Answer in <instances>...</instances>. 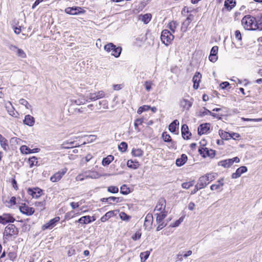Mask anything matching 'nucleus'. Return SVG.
<instances>
[{
  "instance_id": "33",
  "label": "nucleus",
  "mask_w": 262,
  "mask_h": 262,
  "mask_svg": "<svg viewBox=\"0 0 262 262\" xmlns=\"http://www.w3.org/2000/svg\"><path fill=\"white\" fill-rule=\"evenodd\" d=\"M215 150H213V149H209L207 148H206V150H205V155L204 154L203 155L204 157H211V158H213L215 156Z\"/></svg>"
},
{
  "instance_id": "17",
  "label": "nucleus",
  "mask_w": 262,
  "mask_h": 262,
  "mask_svg": "<svg viewBox=\"0 0 262 262\" xmlns=\"http://www.w3.org/2000/svg\"><path fill=\"white\" fill-rule=\"evenodd\" d=\"M23 123L29 126H32L35 123V119L30 115H27L25 117Z\"/></svg>"
},
{
  "instance_id": "43",
  "label": "nucleus",
  "mask_w": 262,
  "mask_h": 262,
  "mask_svg": "<svg viewBox=\"0 0 262 262\" xmlns=\"http://www.w3.org/2000/svg\"><path fill=\"white\" fill-rule=\"evenodd\" d=\"M120 192L124 195L128 194L130 192V190L127 185H123L120 188Z\"/></svg>"
},
{
  "instance_id": "41",
  "label": "nucleus",
  "mask_w": 262,
  "mask_h": 262,
  "mask_svg": "<svg viewBox=\"0 0 262 262\" xmlns=\"http://www.w3.org/2000/svg\"><path fill=\"white\" fill-rule=\"evenodd\" d=\"M143 153V151L140 148L133 149L132 150V154L135 157H141Z\"/></svg>"
},
{
  "instance_id": "19",
  "label": "nucleus",
  "mask_w": 262,
  "mask_h": 262,
  "mask_svg": "<svg viewBox=\"0 0 262 262\" xmlns=\"http://www.w3.org/2000/svg\"><path fill=\"white\" fill-rule=\"evenodd\" d=\"M182 135L184 139H189V136L191 135V133L189 132L188 127L186 124H183L182 126Z\"/></svg>"
},
{
  "instance_id": "34",
  "label": "nucleus",
  "mask_w": 262,
  "mask_h": 262,
  "mask_svg": "<svg viewBox=\"0 0 262 262\" xmlns=\"http://www.w3.org/2000/svg\"><path fill=\"white\" fill-rule=\"evenodd\" d=\"M30 167H33L34 165H36L38 161L36 157L33 156L28 160Z\"/></svg>"
},
{
  "instance_id": "8",
  "label": "nucleus",
  "mask_w": 262,
  "mask_h": 262,
  "mask_svg": "<svg viewBox=\"0 0 262 262\" xmlns=\"http://www.w3.org/2000/svg\"><path fill=\"white\" fill-rule=\"evenodd\" d=\"M60 220L59 216H56L50 220L48 223L43 225L41 227L42 230L44 231L47 229H51L56 225V223Z\"/></svg>"
},
{
  "instance_id": "29",
  "label": "nucleus",
  "mask_w": 262,
  "mask_h": 262,
  "mask_svg": "<svg viewBox=\"0 0 262 262\" xmlns=\"http://www.w3.org/2000/svg\"><path fill=\"white\" fill-rule=\"evenodd\" d=\"M114 157L112 155H108L106 157L103 159L102 164L103 166H107L109 165L112 161H113Z\"/></svg>"
},
{
  "instance_id": "23",
  "label": "nucleus",
  "mask_w": 262,
  "mask_h": 262,
  "mask_svg": "<svg viewBox=\"0 0 262 262\" xmlns=\"http://www.w3.org/2000/svg\"><path fill=\"white\" fill-rule=\"evenodd\" d=\"M96 136L95 135H83V145L91 143L95 140Z\"/></svg>"
},
{
  "instance_id": "60",
  "label": "nucleus",
  "mask_w": 262,
  "mask_h": 262,
  "mask_svg": "<svg viewBox=\"0 0 262 262\" xmlns=\"http://www.w3.org/2000/svg\"><path fill=\"white\" fill-rule=\"evenodd\" d=\"M183 221V219L182 217H180L178 220H177L171 226L173 227H176L180 225L181 222Z\"/></svg>"
},
{
  "instance_id": "28",
  "label": "nucleus",
  "mask_w": 262,
  "mask_h": 262,
  "mask_svg": "<svg viewBox=\"0 0 262 262\" xmlns=\"http://www.w3.org/2000/svg\"><path fill=\"white\" fill-rule=\"evenodd\" d=\"M179 124V122L177 120L173 121L169 125V130L171 133L175 132Z\"/></svg>"
},
{
  "instance_id": "36",
  "label": "nucleus",
  "mask_w": 262,
  "mask_h": 262,
  "mask_svg": "<svg viewBox=\"0 0 262 262\" xmlns=\"http://www.w3.org/2000/svg\"><path fill=\"white\" fill-rule=\"evenodd\" d=\"M114 214L113 211H108L105 213L104 215L101 217L100 220L102 222H104L110 218Z\"/></svg>"
},
{
  "instance_id": "11",
  "label": "nucleus",
  "mask_w": 262,
  "mask_h": 262,
  "mask_svg": "<svg viewBox=\"0 0 262 262\" xmlns=\"http://www.w3.org/2000/svg\"><path fill=\"white\" fill-rule=\"evenodd\" d=\"M67 170V168H64L62 169L61 171H59L55 173L50 178V180L53 182H56L59 181L62 178L63 176L66 173Z\"/></svg>"
},
{
  "instance_id": "12",
  "label": "nucleus",
  "mask_w": 262,
  "mask_h": 262,
  "mask_svg": "<svg viewBox=\"0 0 262 262\" xmlns=\"http://www.w3.org/2000/svg\"><path fill=\"white\" fill-rule=\"evenodd\" d=\"M194 19V16L192 14H189L186 19L183 21L181 27V30L183 32L186 31L188 26Z\"/></svg>"
},
{
  "instance_id": "62",
  "label": "nucleus",
  "mask_w": 262,
  "mask_h": 262,
  "mask_svg": "<svg viewBox=\"0 0 262 262\" xmlns=\"http://www.w3.org/2000/svg\"><path fill=\"white\" fill-rule=\"evenodd\" d=\"M209 59L211 62H215L217 59V56L216 55H213V54H210L209 56Z\"/></svg>"
},
{
  "instance_id": "4",
  "label": "nucleus",
  "mask_w": 262,
  "mask_h": 262,
  "mask_svg": "<svg viewBox=\"0 0 262 262\" xmlns=\"http://www.w3.org/2000/svg\"><path fill=\"white\" fill-rule=\"evenodd\" d=\"M174 38L172 33L168 30H164L162 31L161 35V39L162 42L166 46H168L171 43Z\"/></svg>"
},
{
  "instance_id": "15",
  "label": "nucleus",
  "mask_w": 262,
  "mask_h": 262,
  "mask_svg": "<svg viewBox=\"0 0 262 262\" xmlns=\"http://www.w3.org/2000/svg\"><path fill=\"white\" fill-rule=\"evenodd\" d=\"M192 104V102L190 101L185 98H182L180 101V105L183 110H189V108L191 107Z\"/></svg>"
},
{
  "instance_id": "35",
  "label": "nucleus",
  "mask_w": 262,
  "mask_h": 262,
  "mask_svg": "<svg viewBox=\"0 0 262 262\" xmlns=\"http://www.w3.org/2000/svg\"><path fill=\"white\" fill-rule=\"evenodd\" d=\"M95 220V218H94L93 216H91L89 215L83 216V224H89L92 221H94Z\"/></svg>"
},
{
  "instance_id": "31",
  "label": "nucleus",
  "mask_w": 262,
  "mask_h": 262,
  "mask_svg": "<svg viewBox=\"0 0 262 262\" xmlns=\"http://www.w3.org/2000/svg\"><path fill=\"white\" fill-rule=\"evenodd\" d=\"M84 159L86 163L90 162L89 167L93 166L95 163V159L93 158V156L90 154H89L87 156H86Z\"/></svg>"
},
{
  "instance_id": "38",
  "label": "nucleus",
  "mask_w": 262,
  "mask_h": 262,
  "mask_svg": "<svg viewBox=\"0 0 262 262\" xmlns=\"http://www.w3.org/2000/svg\"><path fill=\"white\" fill-rule=\"evenodd\" d=\"M219 133L220 136L222 139H225V140H228L229 139V133L224 131L223 130L220 129L219 131Z\"/></svg>"
},
{
  "instance_id": "55",
  "label": "nucleus",
  "mask_w": 262,
  "mask_h": 262,
  "mask_svg": "<svg viewBox=\"0 0 262 262\" xmlns=\"http://www.w3.org/2000/svg\"><path fill=\"white\" fill-rule=\"evenodd\" d=\"M109 202L113 201L116 202V203H119L122 201V199L119 197H115V196H110L108 197Z\"/></svg>"
},
{
  "instance_id": "61",
  "label": "nucleus",
  "mask_w": 262,
  "mask_h": 262,
  "mask_svg": "<svg viewBox=\"0 0 262 262\" xmlns=\"http://www.w3.org/2000/svg\"><path fill=\"white\" fill-rule=\"evenodd\" d=\"M74 143L70 142V143H64L62 144L63 148H70L74 147V145H73Z\"/></svg>"
},
{
  "instance_id": "53",
  "label": "nucleus",
  "mask_w": 262,
  "mask_h": 262,
  "mask_svg": "<svg viewBox=\"0 0 262 262\" xmlns=\"http://www.w3.org/2000/svg\"><path fill=\"white\" fill-rule=\"evenodd\" d=\"M152 83L150 81H146L144 83V86L147 91L149 92L151 89Z\"/></svg>"
},
{
  "instance_id": "42",
  "label": "nucleus",
  "mask_w": 262,
  "mask_h": 262,
  "mask_svg": "<svg viewBox=\"0 0 262 262\" xmlns=\"http://www.w3.org/2000/svg\"><path fill=\"white\" fill-rule=\"evenodd\" d=\"M150 108V106L147 105H144L142 106L139 107L137 110V113L138 114H141L144 111H147Z\"/></svg>"
},
{
  "instance_id": "22",
  "label": "nucleus",
  "mask_w": 262,
  "mask_h": 262,
  "mask_svg": "<svg viewBox=\"0 0 262 262\" xmlns=\"http://www.w3.org/2000/svg\"><path fill=\"white\" fill-rule=\"evenodd\" d=\"M235 5L236 2L234 0H225L224 3V7L228 11H230Z\"/></svg>"
},
{
  "instance_id": "1",
  "label": "nucleus",
  "mask_w": 262,
  "mask_h": 262,
  "mask_svg": "<svg viewBox=\"0 0 262 262\" xmlns=\"http://www.w3.org/2000/svg\"><path fill=\"white\" fill-rule=\"evenodd\" d=\"M18 233V228L14 224H9L5 228L3 233V239L4 241L8 240L11 236L15 238Z\"/></svg>"
},
{
  "instance_id": "58",
  "label": "nucleus",
  "mask_w": 262,
  "mask_h": 262,
  "mask_svg": "<svg viewBox=\"0 0 262 262\" xmlns=\"http://www.w3.org/2000/svg\"><path fill=\"white\" fill-rule=\"evenodd\" d=\"M235 38L236 39L238 40V41H242V35H241V32L239 31V30H236L235 31Z\"/></svg>"
},
{
  "instance_id": "13",
  "label": "nucleus",
  "mask_w": 262,
  "mask_h": 262,
  "mask_svg": "<svg viewBox=\"0 0 262 262\" xmlns=\"http://www.w3.org/2000/svg\"><path fill=\"white\" fill-rule=\"evenodd\" d=\"M166 207V201L163 198H161L158 202V203L155 207V211H158L162 212H165V209Z\"/></svg>"
},
{
  "instance_id": "37",
  "label": "nucleus",
  "mask_w": 262,
  "mask_h": 262,
  "mask_svg": "<svg viewBox=\"0 0 262 262\" xmlns=\"http://www.w3.org/2000/svg\"><path fill=\"white\" fill-rule=\"evenodd\" d=\"M150 254V251H146L140 253V256L142 262H144L149 257Z\"/></svg>"
},
{
  "instance_id": "32",
  "label": "nucleus",
  "mask_w": 262,
  "mask_h": 262,
  "mask_svg": "<svg viewBox=\"0 0 262 262\" xmlns=\"http://www.w3.org/2000/svg\"><path fill=\"white\" fill-rule=\"evenodd\" d=\"M255 26V29L262 30V14L258 19H256Z\"/></svg>"
},
{
  "instance_id": "52",
  "label": "nucleus",
  "mask_w": 262,
  "mask_h": 262,
  "mask_svg": "<svg viewBox=\"0 0 262 262\" xmlns=\"http://www.w3.org/2000/svg\"><path fill=\"white\" fill-rule=\"evenodd\" d=\"M17 257V254L15 252H9L8 254V258L12 261H14Z\"/></svg>"
},
{
  "instance_id": "57",
  "label": "nucleus",
  "mask_w": 262,
  "mask_h": 262,
  "mask_svg": "<svg viewBox=\"0 0 262 262\" xmlns=\"http://www.w3.org/2000/svg\"><path fill=\"white\" fill-rule=\"evenodd\" d=\"M35 205L37 207H40L41 208V210H42L45 208L44 206L45 205V201L36 202L35 203Z\"/></svg>"
},
{
  "instance_id": "44",
  "label": "nucleus",
  "mask_w": 262,
  "mask_h": 262,
  "mask_svg": "<svg viewBox=\"0 0 262 262\" xmlns=\"http://www.w3.org/2000/svg\"><path fill=\"white\" fill-rule=\"evenodd\" d=\"M20 152L24 154H31V149L26 145H22L20 147Z\"/></svg>"
},
{
  "instance_id": "47",
  "label": "nucleus",
  "mask_w": 262,
  "mask_h": 262,
  "mask_svg": "<svg viewBox=\"0 0 262 262\" xmlns=\"http://www.w3.org/2000/svg\"><path fill=\"white\" fill-rule=\"evenodd\" d=\"M118 148L121 151H125L127 148V144L125 142H122L118 146Z\"/></svg>"
},
{
  "instance_id": "50",
  "label": "nucleus",
  "mask_w": 262,
  "mask_h": 262,
  "mask_svg": "<svg viewBox=\"0 0 262 262\" xmlns=\"http://www.w3.org/2000/svg\"><path fill=\"white\" fill-rule=\"evenodd\" d=\"M107 191L112 193H116L119 191V189L116 186H111L107 188Z\"/></svg>"
},
{
  "instance_id": "46",
  "label": "nucleus",
  "mask_w": 262,
  "mask_h": 262,
  "mask_svg": "<svg viewBox=\"0 0 262 262\" xmlns=\"http://www.w3.org/2000/svg\"><path fill=\"white\" fill-rule=\"evenodd\" d=\"M201 77L202 75L200 73H195L192 79L193 83H200Z\"/></svg>"
},
{
  "instance_id": "49",
  "label": "nucleus",
  "mask_w": 262,
  "mask_h": 262,
  "mask_svg": "<svg viewBox=\"0 0 262 262\" xmlns=\"http://www.w3.org/2000/svg\"><path fill=\"white\" fill-rule=\"evenodd\" d=\"M16 54L18 57L24 58L26 57L25 52L21 49H18L16 51Z\"/></svg>"
},
{
  "instance_id": "56",
  "label": "nucleus",
  "mask_w": 262,
  "mask_h": 262,
  "mask_svg": "<svg viewBox=\"0 0 262 262\" xmlns=\"http://www.w3.org/2000/svg\"><path fill=\"white\" fill-rule=\"evenodd\" d=\"M208 112H210V111L209 110H207V108H206L205 107H204L203 110H201L200 112V116L201 117H203V116H205V115H209V113Z\"/></svg>"
},
{
  "instance_id": "59",
  "label": "nucleus",
  "mask_w": 262,
  "mask_h": 262,
  "mask_svg": "<svg viewBox=\"0 0 262 262\" xmlns=\"http://www.w3.org/2000/svg\"><path fill=\"white\" fill-rule=\"evenodd\" d=\"M219 48L217 46H213L210 51V54L217 55Z\"/></svg>"
},
{
  "instance_id": "48",
  "label": "nucleus",
  "mask_w": 262,
  "mask_h": 262,
  "mask_svg": "<svg viewBox=\"0 0 262 262\" xmlns=\"http://www.w3.org/2000/svg\"><path fill=\"white\" fill-rule=\"evenodd\" d=\"M194 184V181H190L188 182H184L182 183V187L184 189H189Z\"/></svg>"
},
{
  "instance_id": "39",
  "label": "nucleus",
  "mask_w": 262,
  "mask_h": 262,
  "mask_svg": "<svg viewBox=\"0 0 262 262\" xmlns=\"http://www.w3.org/2000/svg\"><path fill=\"white\" fill-rule=\"evenodd\" d=\"M143 122V118H140V119H137L135 120L134 122V126L137 132H139L140 129L138 127L139 125H141L142 123Z\"/></svg>"
},
{
  "instance_id": "64",
  "label": "nucleus",
  "mask_w": 262,
  "mask_h": 262,
  "mask_svg": "<svg viewBox=\"0 0 262 262\" xmlns=\"http://www.w3.org/2000/svg\"><path fill=\"white\" fill-rule=\"evenodd\" d=\"M96 94L98 99L103 97L105 95L104 92L102 91H100L96 93Z\"/></svg>"
},
{
  "instance_id": "45",
  "label": "nucleus",
  "mask_w": 262,
  "mask_h": 262,
  "mask_svg": "<svg viewBox=\"0 0 262 262\" xmlns=\"http://www.w3.org/2000/svg\"><path fill=\"white\" fill-rule=\"evenodd\" d=\"M162 138L164 142H170L172 141L171 137L166 132H163L162 135Z\"/></svg>"
},
{
  "instance_id": "18",
  "label": "nucleus",
  "mask_w": 262,
  "mask_h": 262,
  "mask_svg": "<svg viewBox=\"0 0 262 262\" xmlns=\"http://www.w3.org/2000/svg\"><path fill=\"white\" fill-rule=\"evenodd\" d=\"M153 222V216L151 213H148L145 219L144 227L145 228H150Z\"/></svg>"
},
{
  "instance_id": "63",
  "label": "nucleus",
  "mask_w": 262,
  "mask_h": 262,
  "mask_svg": "<svg viewBox=\"0 0 262 262\" xmlns=\"http://www.w3.org/2000/svg\"><path fill=\"white\" fill-rule=\"evenodd\" d=\"M229 135H230V136L229 137V139L232 138L234 140L240 137L238 133H232L229 134Z\"/></svg>"
},
{
  "instance_id": "25",
  "label": "nucleus",
  "mask_w": 262,
  "mask_h": 262,
  "mask_svg": "<svg viewBox=\"0 0 262 262\" xmlns=\"http://www.w3.org/2000/svg\"><path fill=\"white\" fill-rule=\"evenodd\" d=\"M151 15L149 13H147L144 15L139 16V20H141L145 24H148L151 20Z\"/></svg>"
},
{
  "instance_id": "10",
  "label": "nucleus",
  "mask_w": 262,
  "mask_h": 262,
  "mask_svg": "<svg viewBox=\"0 0 262 262\" xmlns=\"http://www.w3.org/2000/svg\"><path fill=\"white\" fill-rule=\"evenodd\" d=\"M19 209L21 213L27 215H31L35 211L33 207H29L26 204H23L21 206H20Z\"/></svg>"
},
{
  "instance_id": "30",
  "label": "nucleus",
  "mask_w": 262,
  "mask_h": 262,
  "mask_svg": "<svg viewBox=\"0 0 262 262\" xmlns=\"http://www.w3.org/2000/svg\"><path fill=\"white\" fill-rule=\"evenodd\" d=\"M179 24L176 21H170L168 25V27L170 30V32L171 33H174L175 32L176 29L178 26Z\"/></svg>"
},
{
  "instance_id": "26",
  "label": "nucleus",
  "mask_w": 262,
  "mask_h": 262,
  "mask_svg": "<svg viewBox=\"0 0 262 262\" xmlns=\"http://www.w3.org/2000/svg\"><path fill=\"white\" fill-rule=\"evenodd\" d=\"M0 144L1 147L4 150H7L8 147V141L7 139L4 137L1 134H0Z\"/></svg>"
},
{
  "instance_id": "7",
  "label": "nucleus",
  "mask_w": 262,
  "mask_h": 262,
  "mask_svg": "<svg viewBox=\"0 0 262 262\" xmlns=\"http://www.w3.org/2000/svg\"><path fill=\"white\" fill-rule=\"evenodd\" d=\"M42 190L38 187L29 188L27 190L28 193L32 198L38 199L42 194Z\"/></svg>"
},
{
  "instance_id": "2",
  "label": "nucleus",
  "mask_w": 262,
  "mask_h": 262,
  "mask_svg": "<svg viewBox=\"0 0 262 262\" xmlns=\"http://www.w3.org/2000/svg\"><path fill=\"white\" fill-rule=\"evenodd\" d=\"M256 18L250 15L245 16L242 19V24L243 27L248 30H255Z\"/></svg>"
},
{
  "instance_id": "54",
  "label": "nucleus",
  "mask_w": 262,
  "mask_h": 262,
  "mask_svg": "<svg viewBox=\"0 0 262 262\" xmlns=\"http://www.w3.org/2000/svg\"><path fill=\"white\" fill-rule=\"evenodd\" d=\"M127 166L128 167L131 168H133V169L137 168V164H134V162L132 160H129L127 161Z\"/></svg>"
},
{
  "instance_id": "20",
  "label": "nucleus",
  "mask_w": 262,
  "mask_h": 262,
  "mask_svg": "<svg viewBox=\"0 0 262 262\" xmlns=\"http://www.w3.org/2000/svg\"><path fill=\"white\" fill-rule=\"evenodd\" d=\"M209 183V181L206 179L205 176L201 177L197 183L198 186H200L199 188H204Z\"/></svg>"
},
{
  "instance_id": "3",
  "label": "nucleus",
  "mask_w": 262,
  "mask_h": 262,
  "mask_svg": "<svg viewBox=\"0 0 262 262\" xmlns=\"http://www.w3.org/2000/svg\"><path fill=\"white\" fill-rule=\"evenodd\" d=\"M104 50L108 53L115 57H118L122 51V48L120 47H117L113 43H108L104 46Z\"/></svg>"
},
{
  "instance_id": "24",
  "label": "nucleus",
  "mask_w": 262,
  "mask_h": 262,
  "mask_svg": "<svg viewBox=\"0 0 262 262\" xmlns=\"http://www.w3.org/2000/svg\"><path fill=\"white\" fill-rule=\"evenodd\" d=\"M79 9H81V8L80 7H79L78 9H77L76 7H68L65 9V12L69 14L76 15L81 12L79 10Z\"/></svg>"
},
{
  "instance_id": "21",
  "label": "nucleus",
  "mask_w": 262,
  "mask_h": 262,
  "mask_svg": "<svg viewBox=\"0 0 262 262\" xmlns=\"http://www.w3.org/2000/svg\"><path fill=\"white\" fill-rule=\"evenodd\" d=\"M187 160V156L185 154H182L181 158L176 160V164L178 166L180 167L183 165L186 162Z\"/></svg>"
},
{
  "instance_id": "5",
  "label": "nucleus",
  "mask_w": 262,
  "mask_h": 262,
  "mask_svg": "<svg viewBox=\"0 0 262 262\" xmlns=\"http://www.w3.org/2000/svg\"><path fill=\"white\" fill-rule=\"evenodd\" d=\"M157 215L156 223L158 224L157 228V231H160L165 227L167 224L165 223L163 221L164 219L166 217L167 213L166 212H162L159 213H156Z\"/></svg>"
},
{
  "instance_id": "9",
  "label": "nucleus",
  "mask_w": 262,
  "mask_h": 262,
  "mask_svg": "<svg viewBox=\"0 0 262 262\" xmlns=\"http://www.w3.org/2000/svg\"><path fill=\"white\" fill-rule=\"evenodd\" d=\"M15 221V219L10 214L4 213L0 216V223L3 225L8 223H13Z\"/></svg>"
},
{
  "instance_id": "27",
  "label": "nucleus",
  "mask_w": 262,
  "mask_h": 262,
  "mask_svg": "<svg viewBox=\"0 0 262 262\" xmlns=\"http://www.w3.org/2000/svg\"><path fill=\"white\" fill-rule=\"evenodd\" d=\"M224 179L222 178L217 181V184H212L210 186V189L212 190H215L220 189L221 187L224 185V183L223 182Z\"/></svg>"
},
{
  "instance_id": "51",
  "label": "nucleus",
  "mask_w": 262,
  "mask_h": 262,
  "mask_svg": "<svg viewBox=\"0 0 262 262\" xmlns=\"http://www.w3.org/2000/svg\"><path fill=\"white\" fill-rule=\"evenodd\" d=\"M19 102L20 104L25 106L27 108H29L31 105L29 104L28 102L25 99L21 98L19 100Z\"/></svg>"
},
{
  "instance_id": "6",
  "label": "nucleus",
  "mask_w": 262,
  "mask_h": 262,
  "mask_svg": "<svg viewBox=\"0 0 262 262\" xmlns=\"http://www.w3.org/2000/svg\"><path fill=\"white\" fill-rule=\"evenodd\" d=\"M239 162V159L236 157L232 159L221 161L219 162V165L222 166L225 168H228L230 167L234 162L238 163Z\"/></svg>"
},
{
  "instance_id": "40",
  "label": "nucleus",
  "mask_w": 262,
  "mask_h": 262,
  "mask_svg": "<svg viewBox=\"0 0 262 262\" xmlns=\"http://www.w3.org/2000/svg\"><path fill=\"white\" fill-rule=\"evenodd\" d=\"M205 176L206 177V179H207V180L210 183V182L212 181L213 180H214L215 179V178L217 176V173H207L205 175Z\"/></svg>"
},
{
  "instance_id": "16",
  "label": "nucleus",
  "mask_w": 262,
  "mask_h": 262,
  "mask_svg": "<svg viewBox=\"0 0 262 262\" xmlns=\"http://www.w3.org/2000/svg\"><path fill=\"white\" fill-rule=\"evenodd\" d=\"M247 171V168L246 166H241L236 169L235 172L232 173L231 177L232 179H237L239 178L242 174L246 172Z\"/></svg>"
},
{
  "instance_id": "14",
  "label": "nucleus",
  "mask_w": 262,
  "mask_h": 262,
  "mask_svg": "<svg viewBox=\"0 0 262 262\" xmlns=\"http://www.w3.org/2000/svg\"><path fill=\"white\" fill-rule=\"evenodd\" d=\"M210 124L206 123L201 124L198 129V134L200 135L206 134L210 129Z\"/></svg>"
}]
</instances>
